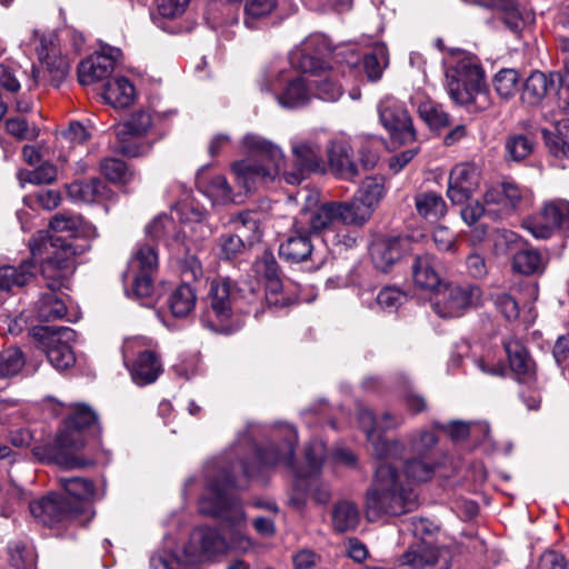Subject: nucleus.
I'll list each match as a JSON object with an SVG mask.
<instances>
[{
	"instance_id": "obj_60",
	"label": "nucleus",
	"mask_w": 569,
	"mask_h": 569,
	"mask_svg": "<svg viewBox=\"0 0 569 569\" xmlns=\"http://www.w3.org/2000/svg\"><path fill=\"white\" fill-rule=\"evenodd\" d=\"M100 167L103 176L112 182L128 183L133 178V172L128 169L122 160L104 159Z\"/></svg>"
},
{
	"instance_id": "obj_25",
	"label": "nucleus",
	"mask_w": 569,
	"mask_h": 569,
	"mask_svg": "<svg viewBox=\"0 0 569 569\" xmlns=\"http://www.w3.org/2000/svg\"><path fill=\"white\" fill-rule=\"evenodd\" d=\"M358 421L367 433V439L372 446V452L378 459H397L401 457L405 445L399 441H387L377 432V419L371 410L359 408Z\"/></svg>"
},
{
	"instance_id": "obj_17",
	"label": "nucleus",
	"mask_w": 569,
	"mask_h": 569,
	"mask_svg": "<svg viewBox=\"0 0 569 569\" xmlns=\"http://www.w3.org/2000/svg\"><path fill=\"white\" fill-rule=\"evenodd\" d=\"M32 517L44 526H54L69 519H77L83 506L71 507L69 498H62L57 493H49L29 505Z\"/></svg>"
},
{
	"instance_id": "obj_37",
	"label": "nucleus",
	"mask_w": 569,
	"mask_h": 569,
	"mask_svg": "<svg viewBox=\"0 0 569 569\" xmlns=\"http://www.w3.org/2000/svg\"><path fill=\"white\" fill-rule=\"evenodd\" d=\"M134 98V86L124 77H116L109 80L103 90V99L113 108L129 107Z\"/></svg>"
},
{
	"instance_id": "obj_47",
	"label": "nucleus",
	"mask_w": 569,
	"mask_h": 569,
	"mask_svg": "<svg viewBox=\"0 0 569 569\" xmlns=\"http://www.w3.org/2000/svg\"><path fill=\"white\" fill-rule=\"evenodd\" d=\"M34 169L19 170L17 178L20 187L24 188L26 184H50L56 181L58 171L54 164L44 161L38 166H33Z\"/></svg>"
},
{
	"instance_id": "obj_61",
	"label": "nucleus",
	"mask_w": 569,
	"mask_h": 569,
	"mask_svg": "<svg viewBox=\"0 0 569 569\" xmlns=\"http://www.w3.org/2000/svg\"><path fill=\"white\" fill-rule=\"evenodd\" d=\"M349 224H340L337 229L329 232L323 239L327 244L342 249H350L357 244V234L348 229Z\"/></svg>"
},
{
	"instance_id": "obj_50",
	"label": "nucleus",
	"mask_w": 569,
	"mask_h": 569,
	"mask_svg": "<svg viewBox=\"0 0 569 569\" xmlns=\"http://www.w3.org/2000/svg\"><path fill=\"white\" fill-rule=\"evenodd\" d=\"M129 272H151L156 273L158 269V254L151 243L138 246L133 257L129 261Z\"/></svg>"
},
{
	"instance_id": "obj_14",
	"label": "nucleus",
	"mask_w": 569,
	"mask_h": 569,
	"mask_svg": "<svg viewBox=\"0 0 569 569\" xmlns=\"http://www.w3.org/2000/svg\"><path fill=\"white\" fill-rule=\"evenodd\" d=\"M332 44L327 36L313 33L308 36L290 54L291 64L305 73L326 71L325 58L332 53Z\"/></svg>"
},
{
	"instance_id": "obj_10",
	"label": "nucleus",
	"mask_w": 569,
	"mask_h": 569,
	"mask_svg": "<svg viewBox=\"0 0 569 569\" xmlns=\"http://www.w3.org/2000/svg\"><path fill=\"white\" fill-rule=\"evenodd\" d=\"M297 220L306 226L310 233L323 234V239L340 224L358 226L347 201H328L315 209H303Z\"/></svg>"
},
{
	"instance_id": "obj_44",
	"label": "nucleus",
	"mask_w": 569,
	"mask_h": 569,
	"mask_svg": "<svg viewBox=\"0 0 569 569\" xmlns=\"http://www.w3.org/2000/svg\"><path fill=\"white\" fill-rule=\"evenodd\" d=\"M151 117L144 111H137L131 117L116 126V136L121 142L130 140L132 137H140L147 133L151 127Z\"/></svg>"
},
{
	"instance_id": "obj_48",
	"label": "nucleus",
	"mask_w": 569,
	"mask_h": 569,
	"mask_svg": "<svg viewBox=\"0 0 569 569\" xmlns=\"http://www.w3.org/2000/svg\"><path fill=\"white\" fill-rule=\"evenodd\" d=\"M277 7V0H244L243 23L249 29H256L267 19Z\"/></svg>"
},
{
	"instance_id": "obj_29",
	"label": "nucleus",
	"mask_w": 569,
	"mask_h": 569,
	"mask_svg": "<svg viewBox=\"0 0 569 569\" xmlns=\"http://www.w3.org/2000/svg\"><path fill=\"white\" fill-rule=\"evenodd\" d=\"M330 171L342 179L352 180L359 176V166L353 159L352 148L342 140L331 141L327 148Z\"/></svg>"
},
{
	"instance_id": "obj_12",
	"label": "nucleus",
	"mask_w": 569,
	"mask_h": 569,
	"mask_svg": "<svg viewBox=\"0 0 569 569\" xmlns=\"http://www.w3.org/2000/svg\"><path fill=\"white\" fill-rule=\"evenodd\" d=\"M522 224L537 239H549L556 231L569 234V201L556 199L545 202L541 210Z\"/></svg>"
},
{
	"instance_id": "obj_31",
	"label": "nucleus",
	"mask_w": 569,
	"mask_h": 569,
	"mask_svg": "<svg viewBox=\"0 0 569 569\" xmlns=\"http://www.w3.org/2000/svg\"><path fill=\"white\" fill-rule=\"evenodd\" d=\"M190 541L194 549L207 559L227 552V538L212 528H197L191 533Z\"/></svg>"
},
{
	"instance_id": "obj_27",
	"label": "nucleus",
	"mask_w": 569,
	"mask_h": 569,
	"mask_svg": "<svg viewBox=\"0 0 569 569\" xmlns=\"http://www.w3.org/2000/svg\"><path fill=\"white\" fill-rule=\"evenodd\" d=\"M309 233L307 227L296 219L292 233L279 247L280 258L290 263L313 261V244Z\"/></svg>"
},
{
	"instance_id": "obj_59",
	"label": "nucleus",
	"mask_w": 569,
	"mask_h": 569,
	"mask_svg": "<svg viewBox=\"0 0 569 569\" xmlns=\"http://www.w3.org/2000/svg\"><path fill=\"white\" fill-rule=\"evenodd\" d=\"M513 267L523 274H531L542 268V258L538 250L522 249L513 256Z\"/></svg>"
},
{
	"instance_id": "obj_13",
	"label": "nucleus",
	"mask_w": 569,
	"mask_h": 569,
	"mask_svg": "<svg viewBox=\"0 0 569 569\" xmlns=\"http://www.w3.org/2000/svg\"><path fill=\"white\" fill-rule=\"evenodd\" d=\"M40 349L48 361L57 370H66L76 362L71 342L76 340V331L69 327H51L41 329Z\"/></svg>"
},
{
	"instance_id": "obj_3",
	"label": "nucleus",
	"mask_w": 569,
	"mask_h": 569,
	"mask_svg": "<svg viewBox=\"0 0 569 569\" xmlns=\"http://www.w3.org/2000/svg\"><path fill=\"white\" fill-rule=\"evenodd\" d=\"M246 478L254 471L243 461L233 462L229 456L219 457L204 467L206 490L199 501L200 512L222 518L230 527L227 551L247 552L252 548L250 538L242 531L244 512L232 490L240 488L237 471Z\"/></svg>"
},
{
	"instance_id": "obj_1",
	"label": "nucleus",
	"mask_w": 569,
	"mask_h": 569,
	"mask_svg": "<svg viewBox=\"0 0 569 569\" xmlns=\"http://www.w3.org/2000/svg\"><path fill=\"white\" fill-rule=\"evenodd\" d=\"M241 146L257 158L243 159L232 164L238 183L247 191L268 184L280 177L289 184H299L306 178V173L323 170L321 147L312 139L291 140L295 159L292 169H288L282 149L259 134L247 133Z\"/></svg>"
},
{
	"instance_id": "obj_23",
	"label": "nucleus",
	"mask_w": 569,
	"mask_h": 569,
	"mask_svg": "<svg viewBox=\"0 0 569 569\" xmlns=\"http://www.w3.org/2000/svg\"><path fill=\"white\" fill-rule=\"evenodd\" d=\"M383 196L385 186L381 178L369 177L365 179L353 199L347 201L358 221V226H362L369 220Z\"/></svg>"
},
{
	"instance_id": "obj_11",
	"label": "nucleus",
	"mask_w": 569,
	"mask_h": 569,
	"mask_svg": "<svg viewBox=\"0 0 569 569\" xmlns=\"http://www.w3.org/2000/svg\"><path fill=\"white\" fill-rule=\"evenodd\" d=\"M238 291L228 278L214 279L209 289L210 308L201 316V322L214 332L226 330L224 322L231 317Z\"/></svg>"
},
{
	"instance_id": "obj_45",
	"label": "nucleus",
	"mask_w": 569,
	"mask_h": 569,
	"mask_svg": "<svg viewBox=\"0 0 569 569\" xmlns=\"http://www.w3.org/2000/svg\"><path fill=\"white\" fill-rule=\"evenodd\" d=\"M415 206L421 217L431 221L442 218L447 212L445 200L436 192L418 193L415 197Z\"/></svg>"
},
{
	"instance_id": "obj_42",
	"label": "nucleus",
	"mask_w": 569,
	"mask_h": 569,
	"mask_svg": "<svg viewBox=\"0 0 569 569\" xmlns=\"http://www.w3.org/2000/svg\"><path fill=\"white\" fill-rule=\"evenodd\" d=\"M552 84L553 80L549 79L546 73L541 71L531 72L522 87V101L531 106L540 103Z\"/></svg>"
},
{
	"instance_id": "obj_15",
	"label": "nucleus",
	"mask_w": 569,
	"mask_h": 569,
	"mask_svg": "<svg viewBox=\"0 0 569 569\" xmlns=\"http://www.w3.org/2000/svg\"><path fill=\"white\" fill-rule=\"evenodd\" d=\"M98 422L97 412L86 403H73L59 431V439L62 446H70L77 453H82L84 448V431Z\"/></svg>"
},
{
	"instance_id": "obj_35",
	"label": "nucleus",
	"mask_w": 569,
	"mask_h": 569,
	"mask_svg": "<svg viewBox=\"0 0 569 569\" xmlns=\"http://www.w3.org/2000/svg\"><path fill=\"white\" fill-rule=\"evenodd\" d=\"M197 184L213 204H228L236 201L232 188L223 176L217 174L206 178L202 172H199Z\"/></svg>"
},
{
	"instance_id": "obj_52",
	"label": "nucleus",
	"mask_w": 569,
	"mask_h": 569,
	"mask_svg": "<svg viewBox=\"0 0 569 569\" xmlns=\"http://www.w3.org/2000/svg\"><path fill=\"white\" fill-rule=\"evenodd\" d=\"M503 346L512 371L517 375L529 373L533 363L526 348L515 339L505 341Z\"/></svg>"
},
{
	"instance_id": "obj_36",
	"label": "nucleus",
	"mask_w": 569,
	"mask_h": 569,
	"mask_svg": "<svg viewBox=\"0 0 569 569\" xmlns=\"http://www.w3.org/2000/svg\"><path fill=\"white\" fill-rule=\"evenodd\" d=\"M68 194L74 201L84 203L98 202L109 198L108 187L99 179L73 181L68 186Z\"/></svg>"
},
{
	"instance_id": "obj_16",
	"label": "nucleus",
	"mask_w": 569,
	"mask_h": 569,
	"mask_svg": "<svg viewBox=\"0 0 569 569\" xmlns=\"http://www.w3.org/2000/svg\"><path fill=\"white\" fill-rule=\"evenodd\" d=\"M527 199V190L512 181L489 188L483 194V204L492 219L503 218L520 210Z\"/></svg>"
},
{
	"instance_id": "obj_5",
	"label": "nucleus",
	"mask_w": 569,
	"mask_h": 569,
	"mask_svg": "<svg viewBox=\"0 0 569 569\" xmlns=\"http://www.w3.org/2000/svg\"><path fill=\"white\" fill-rule=\"evenodd\" d=\"M483 70L477 57L460 52L455 64L446 70V87L449 97L457 104H470L478 98H486Z\"/></svg>"
},
{
	"instance_id": "obj_20",
	"label": "nucleus",
	"mask_w": 569,
	"mask_h": 569,
	"mask_svg": "<svg viewBox=\"0 0 569 569\" xmlns=\"http://www.w3.org/2000/svg\"><path fill=\"white\" fill-rule=\"evenodd\" d=\"M378 111L382 126L395 141L405 144L416 140L411 118L398 100L389 97L383 99Z\"/></svg>"
},
{
	"instance_id": "obj_53",
	"label": "nucleus",
	"mask_w": 569,
	"mask_h": 569,
	"mask_svg": "<svg viewBox=\"0 0 569 569\" xmlns=\"http://www.w3.org/2000/svg\"><path fill=\"white\" fill-rule=\"evenodd\" d=\"M388 66V50L382 43L372 48L370 53L363 58V69L370 81H377L381 78L383 69Z\"/></svg>"
},
{
	"instance_id": "obj_51",
	"label": "nucleus",
	"mask_w": 569,
	"mask_h": 569,
	"mask_svg": "<svg viewBox=\"0 0 569 569\" xmlns=\"http://www.w3.org/2000/svg\"><path fill=\"white\" fill-rule=\"evenodd\" d=\"M535 149V141L529 134H510L505 142L506 157L508 160L520 162L528 158Z\"/></svg>"
},
{
	"instance_id": "obj_34",
	"label": "nucleus",
	"mask_w": 569,
	"mask_h": 569,
	"mask_svg": "<svg viewBox=\"0 0 569 569\" xmlns=\"http://www.w3.org/2000/svg\"><path fill=\"white\" fill-rule=\"evenodd\" d=\"M59 483L69 498L74 499V501L71 502V507H76L78 505L83 506L84 510H80L79 517L81 515H86L88 519H91L93 517V511L87 501L93 496V483L90 480L80 477L60 478Z\"/></svg>"
},
{
	"instance_id": "obj_19",
	"label": "nucleus",
	"mask_w": 569,
	"mask_h": 569,
	"mask_svg": "<svg viewBox=\"0 0 569 569\" xmlns=\"http://www.w3.org/2000/svg\"><path fill=\"white\" fill-rule=\"evenodd\" d=\"M481 179V170L476 163L456 164L449 173L447 197L453 204H465L478 191Z\"/></svg>"
},
{
	"instance_id": "obj_64",
	"label": "nucleus",
	"mask_w": 569,
	"mask_h": 569,
	"mask_svg": "<svg viewBox=\"0 0 569 569\" xmlns=\"http://www.w3.org/2000/svg\"><path fill=\"white\" fill-rule=\"evenodd\" d=\"M432 240L439 251L455 252L457 249L456 234L447 227H436L432 232Z\"/></svg>"
},
{
	"instance_id": "obj_8",
	"label": "nucleus",
	"mask_w": 569,
	"mask_h": 569,
	"mask_svg": "<svg viewBox=\"0 0 569 569\" xmlns=\"http://www.w3.org/2000/svg\"><path fill=\"white\" fill-rule=\"evenodd\" d=\"M149 340L142 337L128 338L123 341L122 356L131 378L138 386L154 382L162 372L159 356L148 349Z\"/></svg>"
},
{
	"instance_id": "obj_30",
	"label": "nucleus",
	"mask_w": 569,
	"mask_h": 569,
	"mask_svg": "<svg viewBox=\"0 0 569 569\" xmlns=\"http://www.w3.org/2000/svg\"><path fill=\"white\" fill-rule=\"evenodd\" d=\"M492 2L497 10V18L515 33H519L535 21L533 12L520 7L517 0H492Z\"/></svg>"
},
{
	"instance_id": "obj_2",
	"label": "nucleus",
	"mask_w": 569,
	"mask_h": 569,
	"mask_svg": "<svg viewBox=\"0 0 569 569\" xmlns=\"http://www.w3.org/2000/svg\"><path fill=\"white\" fill-rule=\"evenodd\" d=\"M52 234L38 231L30 240L31 259L40 262L43 279L51 289L60 288L76 269V257L89 250L88 240L98 233L80 216L58 213L50 221Z\"/></svg>"
},
{
	"instance_id": "obj_7",
	"label": "nucleus",
	"mask_w": 569,
	"mask_h": 569,
	"mask_svg": "<svg viewBox=\"0 0 569 569\" xmlns=\"http://www.w3.org/2000/svg\"><path fill=\"white\" fill-rule=\"evenodd\" d=\"M412 535L421 542L408 550L401 558L402 565L411 569H450L449 551L423 539L432 532V523L425 519L412 518L409 522Z\"/></svg>"
},
{
	"instance_id": "obj_28",
	"label": "nucleus",
	"mask_w": 569,
	"mask_h": 569,
	"mask_svg": "<svg viewBox=\"0 0 569 569\" xmlns=\"http://www.w3.org/2000/svg\"><path fill=\"white\" fill-rule=\"evenodd\" d=\"M408 250H410L408 237L379 238L371 243L370 256L378 269L387 271Z\"/></svg>"
},
{
	"instance_id": "obj_38",
	"label": "nucleus",
	"mask_w": 569,
	"mask_h": 569,
	"mask_svg": "<svg viewBox=\"0 0 569 569\" xmlns=\"http://www.w3.org/2000/svg\"><path fill=\"white\" fill-rule=\"evenodd\" d=\"M39 261H23L19 267L3 266L0 268V289L12 290L14 287H23L34 277V263Z\"/></svg>"
},
{
	"instance_id": "obj_41",
	"label": "nucleus",
	"mask_w": 569,
	"mask_h": 569,
	"mask_svg": "<svg viewBox=\"0 0 569 569\" xmlns=\"http://www.w3.org/2000/svg\"><path fill=\"white\" fill-rule=\"evenodd\" d=\"M310 79L302 77L289 81L284 91L277 94L276 99L284 108H298L305 106L310 100L309 84Z\"/></svg>"
},
{
	"instance_id": "obj_18",
	"label": "nucleus",
	"mask_w": 569,
	"mask_h": 569,
	"mask_svg": "<svg viewBox=\"0 0 569 569\" xmlns=\"http://www.w3.org/2000/svg\"><path fill=\"white\" fill-rule=\"evenodd\" d=\"M177 214L181 228L179 232L172 234L176 241L186 243L187 240H190L198 243L211 236L212 229L206 223L207 211L199 203L184 201L178 206Z\"/></svg>"
},
{
	"instance_id": "obj_32",
	"label": "nucleus",
	"mask_w": 569,
	"mask_h": 569,
	"mask_svg": "<svg viewBox=\"0 0 569 569\" xmlns=\"http://www.w3.org/2000/svg\"><path fill=\"white\" fill-rule=\"evenodd\" d=\"M411 269L413 282L419 288L433 291L441 286V277L430 253L417 254Z\"/></svg>"
},
{
	"instance_id": "obj_43",
	"label": "nucleus",
	"mask_w": 569,
	"mask_h": 569,
	"mask_svg": "<svg viewBox=\"0 0 569 569\" xmlns=\"http://www.w3.org/2000/svg\"><path fill=\"white\" fill-rule=\"evenodd\" d=\"M313 74L315 78L309 80V84L315 88L319 99L332 102L342 96V86L337 81V74L332 70Z\"/></svg>"
},
{
	"instance_id": "obj_6",
	"label": "nucleus",
	"mask_w": 569,
	"mask_h": 569,
	"mask_svg": "<svg viewBox=\"0 0 569 569\" xmlns=\"http://www.w3.org/2000/svg\"><path fill=\"white\" fill-rule=\"evenodd\" d=\"M23 43L34 47L41 62V69L32 67L33 84L59 87L69 74L70 62L61 54L52 38L40 36L38 30H32L30 39Z\"/></svg>"
},
{
	"instance_id": "obj_9",
	"label": "nucleus",
	"mask_w": 569,
	"mask_h": 569,
	"mask_svg": "<svg viewBox=\"0 0 569 569\" xmlns=\"http://www.w3.org/2000/svg\"><path fill=\"white\" fill-rule=\"evenodd\" d=\"M481 289L472 283H441L432 303L441 318H456L481 305Z\"/></svg>"
},
{
	"instance_id": "obj_54",
	"label": "nucleus",
	"mask_w": 569,
	"mask_h": 569,
	"mask_svg": "<svg viewBox=\"0 0 569 569\" xmlns=\"http://www.w3.org/2000/svg\"><path fill=\"white\" fill-rule=\"evenodd\" d=\"M418 113L420 118L432 129H440L449 126L450 118L441 106L430 100H425L418 104Z\"/></svg>"
},
{
	"instance_id": "obj_39",
	"label": "nucleus",
	"mask_w": 569,
	"mask_h": 569,
	"mask_svg": "<svg viewBox=\"0 0 569 569\" xmlns=\"http://www.w3.org/2000/svg\"><path fill=\"white\" fill-rule=\"evenodd\" d=\"M196 303V289L186 282L176 288L168 298L169 309L177 318L188 317L194 310Z\"/></svg>"
},
{
	"instance_id": "obj_40",
	"label": "nucleus",
	"mask_w": 569,
	"mask_h": 569,
	"mask_svg": "<svg viewBox=\"0 0 569 569\" xmlns=\"http://www.w3.org/2000/svg\"><path fill=\"white\" fill-rule=\"evenodd\" d=\"M44 280L48 282L47 279ZM68 280L69 278L64 281L63 286L56 289H51L47 283V287L50 289V292L43 293L36 305V312L40 320L52 321L64 317L67 312V307L62 299L57 297L54 291L60 290L61 288H66Z\"/></svg>"
},
{
	"instance_id": "obj_58",
	"label": "nucleus",
	"mask_w": 569,
	"mask_h": 569,
	"mask_svg": "<svg viewBox=\"0 0 569 569\" xmlns=\"http://www.w3.org/2000/svg\"><path fill=\"white\" fill-rule=\"evenodd\" d=\"M26 363L23 353L17 348L0 352V379L18 375Z\"/></svg>"
},
{
	"instance_id": "obj_22",
	"label": "nucleus",
	"mask_w": 569,
	"mask_h": 569,
	"mask_svg": "<svg viewBox=\"0 0 569 569\" xmlns=\"http://www.w3.org/2000/svg\"><path fill=\"white\" fill-rule=\"evenodd\" d=\"M306 460L308 463V472L301 473L297 472L296 477V488L298 490L310 492V495L320 503H326L330 499V492L327 488H315L316 479L315 477L318 475L323 456H325V445L321 441L312 442L306 449Z\"/></svg>"
},
{
	"instance_id": "obj_55",
	"label": "nucleus",
	"mask_w": 569,
	"mask_h": 569,
	"mask_svg": "<svg viewBox=\"0 0 569 569\" xmlns=\"http://www.w3.org/2000/svg\"><path fill=\"white\" fill-rule=\"evenodd\" d=\"M34 563L32 548L23 542H12L8 546L9 569H31Z\"/></svg>"
},
{
	"instance_id": "obj_33",
	"label": "nucleus",
	"mask_w": 569,
	"mask_h": 569,
	"mask_svg": "<svg viewBox=\"0 0 569 569\" xmlns=\"http://www.w3.org/2000/svg\"><path fill=\"white\" fill-rule=\"evenodd\" d=\"M286 440L281 449L270 447L266 450H259L257 457L259 462L266 467L284 465L292 468L293 465V443L297 440V432L293 427L286 426Z\"/></svg>"
},
{
	"instance_id": "obj_24",
	"label": "nucleus",
	"mask_w": 569,
	"mask_h": 569,
	"mask_svg": "<svg viewBox=\"0 0 569 569\" xmlns=\"http://www.w3.org/2000/svg\"><path fill=\"white\" fill-rule=\"evenodd\" d=\"M32 455L42 462H54L67 469L83 468L94 463V459L84 453H77L70 446L60 443L59 433L54 442L47 446H37Z\"/></svg>"
},
{
	"instance_id": "obj_46",
	"label": "nucleus",
	"mask_w": 569,
	"mask_h": 569,
	"mask_svg": "<svg viewBox=\"0 0 569 569\" xmlns=\"http://www.w3.org/2000/svg\"><path fill=\"white\" fill-rule=\"evenodd\" d=\"M436 459L430 455H417L405 465V476L410 482H423L433 476Z\"/></svg>"
},
{
	"instance_id": "obj_62",
	"label": "nucleus",
	"mask_w": 569,
	"mask_h": 569,
	"mask_svg": "<svg viewBox=\"0 0 569 569\" xmlns=\"http://www.w3.org/2000/svg\"><path fill=\"white\" fill-rule=\"evenodd\" d=\"M492 302L496 309L509 321L519 317V306L515 298L506 292L492 295Z\"/></svg>"
},
{
	"instance_id": "obj_21",
	"label": "nucleus",
	"mask_w": 569,
	"mask_h": 569,
	"mask_svg": "<svg viewBox=\"0 0 569 569\" xmlns=\"http://www.w3.org/2000/svg\"><path fill=\"white\" fill-rule=\"evenodd\" d=\"M234 223L237 233L222 234L219 238L220 257L226 260H231L240 254L244 249V241L256 239L258 231V223L252 212L244 211L237 214L231 220Z\"/></svg>"
},
{
	"instance_id": "obj_4",
	"label": "nucleus",
	"mask_w": 569,
	"mask_h": 569,
	"mask_svg": "<svg viewBox=\"0 0 569 569\" xmlns=\"http://www.w3.org/2000/svg\"><path fill=\"white\" fill-rule=\"evenodd\" d=\"M418 507V497L409 482L390 463L377 467L372 485L366 492L365 513L369 521L382 517H399Z\"/></svg>"
},
{
	"instance_id": "obj_57",
	"label": "nucleus",
	"mask_w": 569,
	"mask_h": 569,
	"mask_svg": "<svg viewBox=\"0 0 569 569\" xmlns=\"http://www.w3.org/2000/svg\"><path fill=\"white\" fill-rule=\"evenodd\" d=\"M520 76L515 69H502L493 78V87L501 98H510L519 90Z\"/></svg>"
},
{
	"instance_id": "obj_63",
	"label": "nucleus",
	"mask_w": 569,
	"mask_h": 569,
	"mask_svg": "<svg viewBox=\"0 0 569 569\" xmlns=\"http://www.w3.org/2000/svg\"><path fill=\"white\" fill-rule=\"evenodd\" d=\"M6 129L19 140H32L38 137V130L34 127H29L27 120L20 117L8 119Z\"/></svg>"
},
{
	"instance_id": "obj_26",
	"label": "nucleus",
	"mask_w": 569,
	"mask_h": 569,
	"mask_svg": "<svg viewBox=\"0 0 569 569\" xmlns=\"http://www.w3.org/2000/svg\"><path fill=\"white\" fill-rule=\"evenodd\" d=\"M119 56V49H111L110 53H94L82 60L78 67L80 84L90 86L107 79L112 73Z\"/></svg>"
},
{
	"instance_id": "obj_49",
	"label": "nucleus",
	"mask_w": 569,
	"mask_h": 569,
	"mask_svg": "<svg viewBox=\"0 0 569 569\" xmlns=\"http://www.w3.org/2000/svg\"><path fill=\"white\" fill-rule=\"evenodd\" d=\"M359 523V510L353 502L340 501L332 511V525L337 531L353 530Z\"/></svg>"
},
{
	"instance_id": "obj_56",
	"label": "nucleus",
	"mask_w": 569,
	"mask_h": 569,
	"mask_svg": "<svg viewBox=\"0 0 569 569\" xmlns=\"http://www.w3.org/2000/svg\"><path fill=\"white\" fill-rule=\"evenodd\" d=\"M61 201L60 192L52 189L39 190L24 196L23 203L32 210H53Z\"/></svg>"
}]
</instances>
